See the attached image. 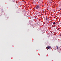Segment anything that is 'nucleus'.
Wrapping results in <instances>:
<instances>
[{
  "mask_svg": "<svg viewBox=\"0 0 61 61\" xmlns=\"http://www.w3.org/2000/svg\"><path fill=\"white\" fill-rule=\"evenodd\" d=\"M39 7V5H37L36 6V9H38Z\"/></svg>",
  "mask_w": 61,
  "mask_h": 61,
  "instance_id": "1",
  "label": "nucleus"
},
{
  "mask_svg": "<svg viewBox=\"0 0 61 61\" xmlns=\"http://www.w3.org/2000/svg\"><path fill=\"white\" fill-rule=\"evenodd\" d=\"M47 48L48 49H50L51 48V47L50 46H48L47 47Z\"/></svg>",
  "mask_w": 61,
  "mask_h": 61,
  "instance_id": "2",
  "label": "nucleus"
},
{
  "mask_svg": "<svg viewBox=\"0 0 61 61\" xmlns=\"http://www.w3.org/2000/svg\"><path fill=\"white\" fill-rule=\"evenodd\" d=\"M53 24H54V25H55V24H56V22H53Z\"/></svg>",
  "mask_w": 61,
  "mask_h": 61,
  "instance_id": "3",
  "label": "nucleus"
},
{
  "mask_svg": "<svg viewBox=\"0 0 61 61\" xmlns=\"http://www.w3.org/2000/svg\"><path fill=\"white\" fill-rule=\"evenodd\" d=\"M46 20H47V18L46 17Z\"/></svg>",
  "mask_w": 61,
  "mask_h": 61,
  "instance_id": "4",
  "label": "nucleus"
},
{
  "mask_svg": "<svg viewBox=\"0 0 61 61\" xmlns=\"http://www.w3.org/2000/svg\"><path fill=\"white\" fill-rule=\"evenodd\" d=\"M56 47H57L58 49V47L57 46H56Z\"/></svg>",
  "mask_w": 61,
  "mask_h": 61,
  "instance_id": "5",
  "label": "nucleus"
}]
</instances>
